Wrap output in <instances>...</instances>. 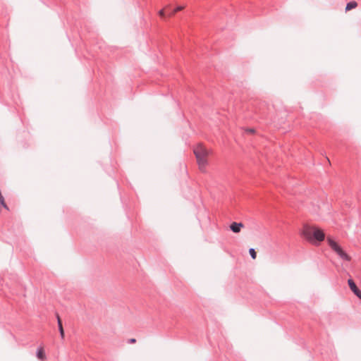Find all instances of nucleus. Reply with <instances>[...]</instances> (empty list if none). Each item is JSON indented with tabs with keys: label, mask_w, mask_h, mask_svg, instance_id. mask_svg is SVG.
I'll return each instance as SVG.
<instances>
[{
	"label": "nucleus",
	"mask_w": 361,
	"mask_h": 361,
	"mask_svg": "<svg viewBox=\"0 0 361 361\" xmlns=\"http://www.w3.org/2000/svg\"><path fill=\"white\" fill-rule=\"evenodd\" d=\"M192 152L199 171L201 173H207V167L209 165V157L213 153L212 149L207 147L204 144L198 142L192 146Z\"/></svg>",
	"instance_id": "nucleus-1"
},
{
	"label": "nucleus",
	"mask_w": 361,
	"mask_h": 361,
	"mask_svg": "<svg viewBox=\"0 0 361 361\" xmlns=\"http://www.w3.org/2000/svg\"><path fill=\"white\" fill-rule=\"evenodd\" d=\"M302 236L312 244L320 243L325 238V233L317 226H304L301 231Z\"/></svg>",
	"instance_id": "nucleus-2"
},
{
	"label": "nucleus",
	"mask_w": 361,
	"mask_h": 361,
	"mask_svg": "<svg viewBox=\"0 0 361 361\" xmlns=\"http://www.w3.org/2000/svg\"><path fill=\"white\" fill-rule=\"evenodd\" d=\"M180 11V6H176V8L173 10H172L170 8H166L164 9H161L159 11V15L161 18H164L166 16V14L167 16H172L175 12Z\"/></svg>",
	"instance_id": "nucleus-3"
},
{
	"label": "nucleus",
	"mask_w": 361,
	"mask_h": 361,
	"mask_svg": "<svg viewBox=\"0 0 361 361\" xmlns=\"http://www.w3.org/2000/svg\"><path fill=\"white\" fill-rule=\"evenodd\" d=\"M326 241L331 248L333 251H334L336 254L340 251L342 247L338 245L337 242H336L331 237L328 236L326 238Z\"/></svg>",
	"instance_id": "nucleus-4"
},
{
	"label": "nucleus",
	"mask_w": 361,
	"mask_h": 361,
	"mask_svg": "<svg viewBox=\"0 0 361 361\" xmlns=\"http://www.w3.org/2000/svg\"><path fill=\"white\" fill-rule=\"evenodd\" d=\"M348 283L350 290L361 300V291L358 289L352 279H348Z\"/></svg>",
	"instance_id": "nucleus-5"
},
{
	"label": "nucleus",
	"mask_w": 361,
	"mask_h": 361,
	"mask_svg": "<svg viewBox=\"0 0 361 361\" xmlns=\"http://www.w3.org/2000/svg\"><path fill=\"white\" fill-rule=\"evenodd\" d=\"M243 227L244 225L242 223L237 222H233L230 226V228L231 229V231L235 233L240 232L241 228H243Z\"/></svg>",
	"instance_id": "nucleus-6"
},
{
	"label": "nucleus",
	"mask_w": 361,
	"mask_h": 361,
	"mask_svg": "<svg viewBox=\"0 0 361 361\" xmlns=\"http://www.w3.org/2000/svg\"><path fill=\"white\" fill-rule=\"evenodd\" d=\"M337 255L343 260H351V257L343 249H341L340 251L337 253Z\"/></svg>",
	"instance_id": "nucleus-7"
},
{
	"label": "nucleus",
	"mask_w": 361,
	"mask_h": 361,
	"mask_svg": "<svg viewBox=\"0 0 361 361\" xmlns=\"http://www.w3.org/2000/svg\"><path fill=\"white\" fill-rule=\"evenodd\" d=\"M357 6V4L356 1H350L347 4L346 7H345V11H348L353 8H356Z\"/></svg>",
	"instance_id": "nucleus-8"
},
{
	"label": "nucleus",
	"mask_w": 361,
	"mask_h": 361,
	"mask_svg": "<svg viewBox=\"0 0 361 361\" xmlns=\"http://www.w3.org/2000/svg\"><path fill=\"white\" fill-rule=\"evenodd\" d=\"M37 357L40 360H44L45 358L44 350L42 348L37 350Z\"/></svg>",
	"instance_id": "nucleus-9"
},
{
	"label": "nucleus",
	"mask_w": 361,
	"mask_h": 361,
	"mask_svg": "<svg viewBox=\"0 0 361 361\" xmlns=\"http://www.w3.org/2000/svg\"><path fill=\"white\" fill-rule=\"evenodd\" d=\"M249 252H250V255H251L252 258L253 259H256V257H257V253H256L255 250L253 248H250V249L249 250Z\"/></svg>",
	"instance_id": "nucleus-10"
},
{
	"label": "nucleus",
	"mask_w": 361,
	"mask_h": 361,
	"mask_svg": "<svg viewBox=\"0 0 361 361\" xmlns=\"http://www.w3.org/2000/svg\"><path fill=\"white\" fill-rule=\"evenodd\" d=\"M59 331L60 332V336H61V338H64V330H63V326L59 327Z\"/></svg>",
	"instance_id": "nucleus-11"
},
{
	"label": "nucleus",
	"mask_w": 361,
	"mask_h": 361,
	"mask_svg": "<svg viewBox=\"0 0 361 361\" xmlns=\"http://www.w3.org/2000/svg\"><path fill=\"white\" fill-rule=\"evenodd\" d=\"M56 319H57V323H58V327L62 326V322L61 319L59 315V314H56Z\"/></svg>",
	"instance_id": "nucleus-12"
},
{
	"label": "nucleus",
	"mask_w": 361,
	"mask_h": 361,
	"mask_svg": "<svg viewBox=\"0 0 361 361\" xmlns=\"http://www.w3.org/2000/svg\"><path fill=\"white\" fill-rule=\"evenodd\" d=\"M246 131L249 133H255V129H252V128L247 129Z\"/></svg>",
	"instance_id": "nucleus-13"
},
{
	"label": "nucleus",
	"mask_w": 361,
	"mask_h": 361,
	"mask_svg": "<svg viewBox=\"0 0 361 361\" xmlns=\"http://www.w3.org/2000/svg\"><path fill=\"white\" fill-rule=\"evenodd\" d=\"M135 342H136V340L135 338H130L129 340V343H134Z\"/></svg>",
	"instance_id": "nucleus-14"
}]
</instances>
